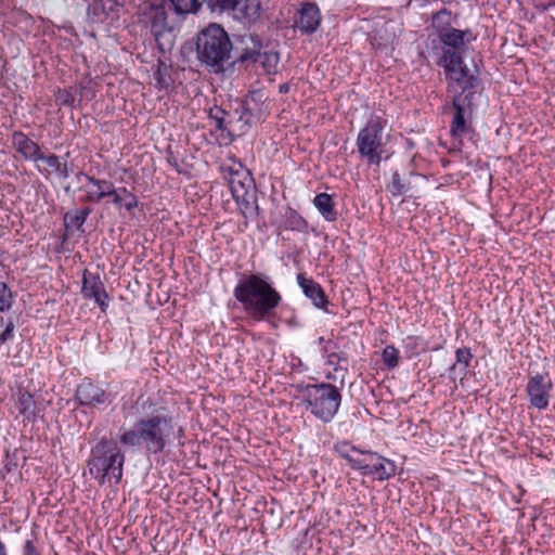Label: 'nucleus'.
Segmentation results:
<instances>
[{"instance_id":"obj_1","label":"nucleus","mask_w":555,"mask_h":555,"mask_svg":"<svg viewBox=\"0 0 555 555\" xmlns=\"http://www.w3.org/2000/svg\"><path fill=\"white\" fill-rule=\"evenodd\" d=\"M233 296L244 312L255 321L273 317L282 300L271 278L263 273L242 274L233 289Z\"/></svg>"},{"instance_id":"obj_2","label":"nucleus","mask_w":555,"mask_h":555,"mask_svg":"<svg viewBox=\"0 0 555 555\" xmlns=\"http://www.w3.org/2000/svg\"><path fill=\"white\" fill-rule=\"evenodd\" d=\"M172 433L171 417L157 412L139 418L132 428L124 430L119 441L127 448H143L145 452L157 454L166 447V440Z\"/></svg>"},{"instance_id":"obj_3","label":"nucleus","mask_w":555,"mask_h":555,"mask_svg":"<svg viewBox=\"0 0 555 555\" xmlns=\"http://www.w3.org/2000/svg\"><path fill=\"white\" fill-rule=\"evenodd\" d=\"M125 454L114 439L101 438L92 447L87 465L99 485H118L122 479Z\"/></svg>"},{"instance_id":"obj_4","label":"nucleus","mask_w":555,"mask_h":555,"mask_svg":"<svg viewBox=\"0 0 555 555\" xmlns=\"http://www.w3.org/2000/svg\"><path fill=\"white\" fill-rule=\"evenodd\" d=\"M232 43L224 29L217 24H210L197 36V59L212 73L224 69L230 59Z\"/></svg>"},{"instance_id":"obj_5","label":"nucleus","mask_w":555,"mask_h":555,"mask_svg":"<svg viewBox=\"0 0 555 555\" xmlns=\"http://www.w3.org/2000/svg\"><path fill=\"white\" fill-rule=\"evenodd\" d=\"M173 10L167 1L150 3L142 9V22L150 28L162 52L171 50L175 44V21L169 17Z\"/></svg>"},{"instance_id":"obj_6","label":"nucleus","mask_w":555,"mask_h":555,"mask_svg":"<svg viewBox=\"0 0 555 555\" xmlns=\"http://www.w3.org/2000/svg\"><path fill=\"white\" fill-rule=\"evenodd\" d=\"M438 65L444 69L446 77L449 80V91L454 90V87L457 86L461 89L460 93L477 92L475 89L479 86L480 79L470 73L464 63L462 53L442 51Z\"/></svg>"},{"instance_id":"obj_7","label":"nucleus","mask_w":555,"mask_h":555,"mask_svg":"<svg viewBox=\"0 0 555 555\" xmlns=\"http://www.w3.org/2000/svg\"><path fill=\"white\" fill-rule=\"evenodd\" d=\"M384 127L385 120L378 116H372L358 133V152L370 165L378 166L382 162L385 145L383 140Z\"/></svg>"},{"instance_id":"obj_8","label":"nucleus","mask_w":555,"mask_h":555,"mask_svg":"<svg viewBox=\"0 0 555 555\" xmlns=\"http://www.w3.org/2000/svg\"><path fill=\"white\" fill-rule=\"evenodd\" d=\"M476 96L477 92L457 93L453 96L451 103L453 116L450 122V134L460 142H462L466 134L473 131L472 119Z\"/></svg>"},{"instance_id":"obj_9","label":"nucleus","mask_w":555,"mask_h":555,"mask_svg":"<svg viewBox=\"0 0 555 555\" xmlns=\"http://www.w3.org/2000/svg\"><path fill=\"white\" fill-rule=\"evenodd\" d=\"M341 403L338 388L331 384L314 385V417L330 423L337 414Z\"/></svg>"},{"instance_id":"obj_10","label":"nucleus","mask_w":555,"mask_h":555,"mask_svg":"<svg viewBox=\"0 0 555 555\" xmlns=\"http://www.w3.org/2000/svg\"><path fill=\"white\" fill-rule=\"evenodd\" d=\"M361 454L363 457H360L354 470H358L362 476H373L379 481L388 480L395 476L397 466L393 461L373 451H364Z\"/></svg>"},{"instance_id":"obj_11","label":"nucleus","mask_w":555,"mask_h":555,"mask_svg":"<svg viewBox=\"0 0 555 555\" xmlns=\"http://www.w3.org/2000/svg\"><path fill=\"white\" fill-rule=\"evenodd\" d=\"M553 383L548 373H537L529 376L526 393L530 404L540 410H546L550 404Z\"/></svg>"},{"instance_id":"obj_12","label":"nucleus","mask_w":555,"mask_h":555,"mask_svg":"<svg viewBox=\"0 0 555 555\" xmlns=\"http://www.w3.org/2000/svg\"><path fill=\"white\" fill-rule=\"evenodd\" d=\"M114 396L98 384L83 379L76 390V399L81 405L105 410L113 401Z\"/></svg>"},{"instance_id":"obj_13","label":"nucleus","mask_w":555,"mask_h":555,"mask_svg":"<svg viewBox=\"0 0 555 555\" xmlns=\"http://www.w3.org/2000/svg\"><path fill=\"white\" fill-rule=\"evenodd\" d=\"M211 7L220 12H231L235 18L247 23L255 22L260 14L257 0H214Z\"/></svg>"},{"instance_id":"obj_14","label":"nucleus","mask_w":555,"mask_h":555,"mask_svg":"<svg viewBox=\"0 0 555 555\" xmlns=\"http://www.w3.org/2000/svg\"><path fill=\"white\" fill-rule=\"evenodd\" d=\"M81 294L85 298L93 299L102 312L108 308L109 297L98 274H92L88 270L83 271Z\"/></svg>"},{"instance_id":"obj_15","label":"nucleus","mask_w":555,"mask_h":555,"mask_svg":"<svg viewBox=\"0 0 555 555\" xmlns=\"http://www.w3.org/2000/svg\"><path fill=\"white\" fill-rule=\"evenodd\" d=\"M83 176L87 183L80 188L85 192V196L81 198L82 203H100L105 197L111 196L113 193V182L105 179H98L93 176L85 175L79 172L77 177Z\"/></svg>"},{"instance_id":"obj_16","label":"nucleus","mask_w":555,"mask_h":555,"mask_svg":"<svg viewBox=\"0 0 555 555\" xmlns=\"http://www.w3.org/2000/svg\"><path fill=\"white\" fill-rule=\"evenodd\" d=\"M232 195L238 206V209L245 219L254 218L258 214V205L255 192L246 189L243 184L237 185L231 182Z\"/></svg>"},{"instance_id":"obj_17","label":"nucleus","mask_w":555,"mask_h":555,"mask_svg":"<svg viewBox=\"0 0 555 555\" xmlns=\"http://www.w3.org/2000/svg\"><path fill=\"white\" fill-rule=\"evenodd\" d=\"M467 35H470L469 29L461 30L456 28H449L438 35L439 41L442 43V51H449L454 53H462L465 50L466 41L470 39L467 38Z\"/></svg>"},{"instance_id":"obj_18","label":"nucleus","mask_w":555,"mask_h":555,"mask_svg":"<svg viewBox=\"0 0 555 555\" xmlns=\"http://www.w3.org/2000/svg\"><path fill=\"white\" fill-rule=\"evenodd\" d=\"M12 144L25 159L38 163L42 158L40 146L22 131L13 132Z\"/></svg>"},{"instance_id":"obj_19","label":"nucleus","mask_w":555,"mask_h":555,"mask_svg":"<svg viewBox=\"0 0 555 555\" xmlns=\"http://www.w3.org/2000/svg\"><path fill=\"white\" fill-rule=\"evenodd\" d=\"M15 408L24 422H35L38 417V408L33 395L26 390H18Z\"/></svg>"},{"instance_id":"obj_20","label":"nucleus","mask_w":555,"mask_h":555,"mask_svg":"<svg viewBox=\"0 0 555 555\" xmlns=\"http://www.w3.org/2000/svg\"><path fill=\"white\" fill-rule=\"evenodd\" d=\"M241 54L238 61L242 63H257L260 56V40L257 35H244L241 38Z\"/></svg>"},{"instance_id":"obj_21","label":"nucleus","mask_w":555,"mask_h":555,"mask_svg":"<svg viewBox=\"0 0 555 555\" xmlns=\"http://www.w3.org/2000/svg\"><path fill=\"white\" fill-rule=\"evenodd\" d=\"M455 363L450 367L449 377L451 380L462 382L467 375V369L473 359V354L469 348H459L455 351Z\"/></svg>"},{"instance_id":"obj_22","label":"nucleus","mask_w":555,"mask_h":555,"mask_svg":"<svg viewBox=\"0 0 555 555\" xmlns=\"http://www.w3.org/2000/svg\"><path fill=\"white\" fill-rule=\"evenodd\" d=\"M314 208L326 221H335L338 217L333 197L326 193H318L314 196Z\"/></svg>"},{"instance_id":"obj_23","label":"nucleus","mask_w":555,"mask_h":555,"mask_svg":"<svg viewBox=\"0 0 555 555\" xmlns=\"http://www.w3.org/2000/svg\"><path fill=\"white\" fill-rule=\"evenodd\" d=\"M294 28L306 35L312 33V3H302L294 17Z\"/></svg>"},{"instance_id":"obj_24","label":"nucleus","mask_w":555,"mask_h":555,"mask_svg":"<svg viewBox=\"0 0 555 555\" xmlns=\"http://www.w3.org/2000/svg\"><path fill=\"white\" fill-rule=\"evenodd\" d=\"M240 111L241 114L238 116V121L243 122L245 126H250L263 117L266 107L248 104L247 100L245 99L240 103Z\"/></svg>"},{"instance_id":"obj_25","label":"nucleus","mask_w":555,"mask_h":555,"mask_svg":"<svg viewBox=\"0 0 555 555\" xmlns=\"http://www.w3.org/2000/svg\"><path fill=\"white\" fill-rule=\"evenodd\" d=\"M91 212L92 209L90 207L67 211L64 216V223L66 229L82 231V225Z\"/></svg>"},{"instance_id":"obj_26","label":"nucleus","mask_w":555,"mask_h":555,"mask_svg":"<svg viewBox=\"0 0 555 555\" xmlns=\"http://www.w3.org/2000/svg\"><path fill=\"white\" fill-rule=\"evenodd\" d=\"M395 38L396 33L393 25L390 22H385L378 29L375 30V34L372 38V44L376 46L377 48H387L393 42Z\"/></svg>"},{"instance_id":"obj_27","label":"nucleus","mask_w":555,"mask_h":555,"mask_svg":"<svg viewBox=\"0 0 555 555\" xmlns=\"http://www.w3.org/2000/svg\"><path fill=\"white\" fill-rule=\"evenodd\" d=\"M39 162H43L47 166L61 179H67L69 177V171L66 162H61V158L57 155H44L42 153V158H39Z\"/></svg>"},{"instance_id":"obj_28","label":"nucleus","mask_w":555,"mask_h":555,"mask_svg":"<svg viewBox=\"0 0 555 555\" xmlns=\"http://www.w3.org/2000/svg\"><path fill=\"white\" fill-rule=\"evenodd\" d=\"M335 451L338 453V455L344 459L348 465L354 469L357 464H359L360 457H356L352 455L353 452L360 453L364 452L363 450H360L359 448L349 444L347 441L339 442L335 446Z\"/></svg>"},{"instance_id":"obj_29","label":"nucleus","mask_w":555,"mask_h":555,"mask_svg":"<svg viewBox=\"0 0 555 555\" xmlns=\"http://www.w3.org/2000/svg\"><path fill=\"white\" fill-rule=\"evenodd\" d=\"M431 27L435 29L437 36L444 30L451 28V11L442 8L431 15Z\"/></svg>"},{"instance_id":"obj_30","label":"nucleus","mask_w":555,"mask_h":555,"mask_svg":"<svg viewBox=\"0 0 555 555\" xmlns=\"http://www.w3.org/2000/svg\"><path fill=\"white\" fill-rule=\"evenodd\" d=\"M178 15L196 13L202 7L203 0H169L167 1Z\"/></svg>"},{"instance_id":"obj_31","label":"nucleus","mask_w":555,"mask_h":555,"mask_svg":"<svg viewBox=\"0 0 555 555\" xmlns=\"http://www.w3.org/2000/svg\"><path fill=\"white\" fill-rule=\"evenodd\" d=\"M279 62H280L279 53L270 51V52L260 53V56H259V60L257 63H260L268 74H273V73H276V70H278Z\"/></svg>"},{"instance_id":"obj_32","label":"nucleus","mask_w":555,"mask_h":555,"mask_svg":"<svg viewBox=\"0 0 555 555\" xmlns=\"http://www.w3.org/2000/svg\"><path fill=\"white\" fill-rule=\"evenodd\" d=\"M314 307L327 313H335L334 305L328 300L320 284L314 283Z\"/></svg>"},{"instance_id":"obj_33","label":"nucleus","mask_w":555,"mask_h":555,"mask_svg":"<svg viewBox=\"0 0 555 555\" xmlns=\"http://www.w3.org/2000/svg\"><path fill=\"white\" fill-rule=\"evenodd\" d=\"M155 86L158 89H168L172 82L168 68L164 63H159L153 74Z\"/></svg>"},{"instance_id":"obj_34","label":"nucleus","mask_w":555,"mask_h":555,"mask_svg":"<svg viewBox=\"0 0 555 555\" xmlns=\"http://www.w3.org/2000/svg\"><path fill=\"white\" fill-rule=\"evenodd\" d=\"M284 228L300 231L306 227V221L293 209H287L284 215Z\"/></svg>"},{"instance_id":"obj_35","label":"nucleus","mask_w":555,"mask_h":555,"mask_svg":"<svg viewBox=\"0 0 555 555\" xmlns=\"http://www.w3.org/2000/svg\"><path fill=\"white\" fill-rule=\"evenodd\" d=\"M382 359L388 370L395 369L399 363V350L393 345H388L382 352Z\"/></svg>"},{"instance_id":"obj_36","label":"nucleus","mask_w":555,"mask_h":555,"mask_svg":"<svg viewBox=\"0 0 555 555\" xmlns=\"http://www.w3.org/2000/svg\"><path fill=\"white\" fill-rule=\"evenodd\" d=\"M387 190L391 193L392 196H401L406 192L405 184L403 183L398 171H395L391 175V180L387 184Z\"/></svg>"},{"instance_id":"obj_37","label":"nucleus","mask_w":555,"mask_h":555,"mask_svg":"<svg viewBox=\"0 0 555 555\" xmlns=\"http://www.w3.org/2000/svg\"><path fill=\"white\" fill-rule=\"evenodd\" d=\"M208 116L210 119H212L215 121L216 128L218 130L227 129V122H225L227 112L223 108L215 105L209 108Z\"/></svg>"},{"instance_id":"obj_38","label":"nucleus","mask_w":555,"mask_h":555,"mask_svg":"<svg viewBox=\"0 0 555 555\" xmlns=\"http://www.w3.org/2000/svg\"><path fill=\"white\" fill-rule=\"evenodd\" d=\"M120 192L124 194L122 196V203L124 207L127 211H132L134 208L138 207L139 201L138 197L131 193L127 188H120Z\"/></svg>"},{"instance_id":"obj_39","label":"nucleus","mask_w":555,"mask_h":555,"mask_svg":"<svg viewBox=\"0 0 555 555\" xmlns=\"http://www.w3.org/2000/svg\"><path fill=\"white\" fill-rule=\"evenodd\" d=\"M3 300L0 301V312H4L11 309L13 305V294L11 289L8 287L4 288ZM3 326V318L0 317V328Z\"/></svg>"},{"instance_id":"obj_40","label":"nucleus","mask_w":555,"mask_h":555,"mask_svg":"<svg viewBox=\"0 0 555 555\" xmlns=\"http://www.w3.org/2000/svg\"><path fill=\"white\" fill-rule=\"evenodd\" d=\"M55 101L61 106H73L75 96L67 90H57L55 92Z\"/></svg>"},{"instance_id":"obj_41","label":"nucleus","mask_w":555,"mask_h":555,"mask_svg":"<svg viewBox=\"0 0 555 555\" xmlns=\"http://www.w3.org/2000/svg\"><path fill=\"white\" fill-rule=\"evenodd\" d=\"M248 104H255L259 107H264L266 96L261 90H253L245 98Z\"/></svg>"},{"instance_id":"obj_42","label":"nucleus","mask_w":555,"mask_h":555,"mask_svg":"<svg viewBox=\"0 0 555 555\" xmlns=\"http://www.w3.org/2000/svg\"><path fill=\"white\" fill-rule=\"evenodd\" d=\"M298 285L302 288L304 294L312 298V280L308 279L304 272L297 274Z\"/></svg>"},{"instance_id":"obj_43","label":"nucleus","mask_w":555,"mask_h":555,"mask_svg":"<svg viewBox=\"0 0 555 555\" xmlns=\"http://www.w3.org/2000/svg\"><path fill=\"white\" fill-rule=\"evenodd\" d=\"M320 345L323 358L338 350L337 345L332 339L320 338Z\"/></svg>"},{"instance_id":"obj_44","label":"nucleus","mask_w":555,"mask_h":555,"mask_svg":"<svg viewBox=\"0 0 555 555\" xmlns=\"http://www.w3.org/2000/svg\"><path fill=\"white\" fill-rule=\"evenodd\" d=\"M14 324L10 321L0 334V346L13 337Z\"/></svg>"},{"instance_id":"obj_45","label":"nucleus","mask_w":555,"mask_h":555,"mask_svg":"<svg viewBox=\"0 0 555 555\" xmlns=\"http://www.w3.org/2000/svg\"><path fill=\"white\" fill-rule=\"evenodd\" d=\"M122 196H124V194L120 192V188L116 189L115 185L113 184V193L111 194L109 197H112L113 204L119 209L124 207Z\"/></svg>"},{"instance_id":"obj_46","label":"nucleus","mask_w":555,"mask_h":555,"mask_svg":"<svg viewBox=\"0 0 555 555\" xmlns=\"http://www.w3.org/2000/svg\"><path fill=\"white\" fill-rule=\"evenodd\" d=\"M22 555H40L31 540H26L23 545Z\"/></svg>"},{"instance_id":"obj_47","label":"nucleus","mask_w":555,"mask_h":555,"mask_svg":"<svg viewBox=\"0 0 555 555\" xmlns=\"http://www.w3.org/2000/svg\"><path fill=\"white\" fill-rule=\"evenodd\" d=\"M102 3L103 10L113 11L115 7L122 5V0H100Z\"/></svg>"},{"instance_id":"obj_48","label":"nucleus","mask_w":555,"mask_h":555,"mask_svg":"<svg viewBox=\"0 0 555 555\" xmlns=\"http://www.w3.org/2000/svg\"><path fill=\"white\" fill-rule=\"evenodd\" d=\"M325 363L328 364L330 366H333L334 370H336L337 365L339 364V361H340V358L338 356V352H334V353H331L328 356L325 357Z\"/></svg>"},{"instance_id":"obj_49","label":"nucleus","mask_w":555,"mask_h":555,"mask_svg":"<svg viewBox=\"0 0 555 555\" xmlns=\"http://www.w3.org/2000/svg\"><path fill=\"white\" fill-rule=\"evenodd\" d=\"M297 541H298L297 548L299 551H307L308 548H310L312 546V544L308 543L307 541H302V540H297Z\"/></svg>"},{"instance_id":"obj_50","label":"nucleus","mask_w":555,"mask_h":555,"mask_svg":"<svg viewBox=\"0 0 555 555\" xmlns=\"http://www.w3.org/2000/svg\"><path fill=\"white\" fill-rule=\"evenodd\" d=\"M555 7V0H546L545 3L541 4V10L543 12L548 11L550 9Z\"/></svg>"},{"instance_id":"obj_51","label":"nucleus","mask_w":555,"mask_h":555,"mask_svg":"<svg viewBox=\"0 0 555 555\" xmlns=\"http://www.w3.org/2000/svg\"><path fill=\"white\" fill-rule=\"evenodd\" d=\"M319 24H320V11L317 8V5L314 4V26H313L314 31L318 29Z\"/></svg>"},{"instance_id":"obj_52","label":"nucleus","mask_w":555,"mask_h":555,"mask_svg":"<svg viewBox=\"0 0 555 555\" xmlns=\"http://www.w3.org/2000/svg\"><path fill=\"white\" fill-rule=\"evenodd\" d=\"M8 287V285L4 283V282H0V301L3 300V294H4V288Z\"/></svg>"},{"instance_id":"obj_53","label":"nucleus","mask_w":555,"mask_h":555,"mask_svg":"<svg viewBox=\"0 0 555 555\" xmlns=\"http://www.w3.org/2000/svg\"><path fill=\"white\" fill-rule=\"evenodd\" d=\"M289 87L287 83L280 85L279 90L281 93H286L288 91Z\"/></svg>"},{"instance_id":"obj_54","label":"nucleus","mask_w":555,"mask_h":555,"mask_svg":"<svg viewBox=\"0 0 555 555\" xmlns=\"http://www.w3.org/2000/svg\"><path fill=\"white\" fill-rule=\"evenodd\" d=\"M308 531H309V529H308V528L304 530L305 535H307V534H308Z\"/></svg>"}]
</instances>
